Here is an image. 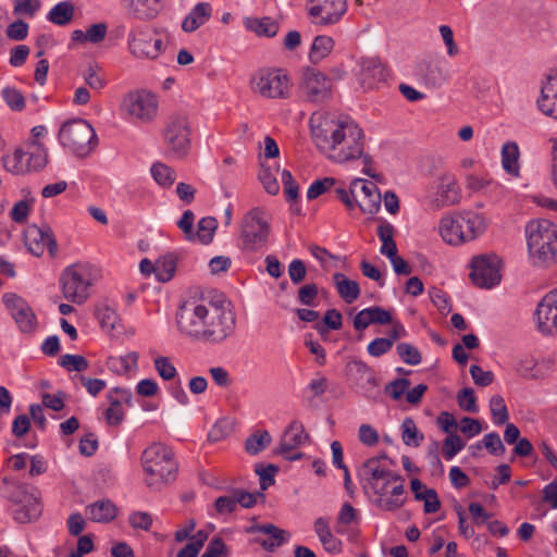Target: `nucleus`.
<instances>
[{"label": "nucleus", "instance_id": "nucleus-1", "mask_svg": "<svg viewBox=\"0 0 557 557\" xmlns=\"http://www.w3.org/2000/svg\"><path fill=\"white\" fill-rule=\"evenodd\" d=\"M309 124L315 148L331 163L349 164L363 156L366 135L352 119L315 111Z\"/></svg>", "mask_w": 557, "mask_h": 557}, {"label": "nucleus", "instance_id": "nucleus-2", "mask_svg": "<svg viewBox=\"0 0 557 557\" xmlns=\"http://www.w3.org/2000/svg\"><path fill=\"white\" fill-rule=\"evenodd\" d=\"M359 476L363 488H369L376 496L375 505L391 511L400 508L406 500L404 479L388 467L385 455L366 460Z\"/></svg>", "mask_w": 557, "mask_h": 557}, {"label": "nucleus", "instance_id": "nucleus-3", "mask_svg": "<svg viewBox=\"0 0 557 557\" xmlns=\"http://www.w3.org/2000/svg\"><path fill=\"white\" fill-rule=\"evenodd\" d=\"M141 466L145 482L150 488H160L173 482L178 470L172 448L162 443H153L143 451Z\"/></svg>", "mask_w": 557, "mask_h": 557}, {"label": "nucleus", "instance_id": "nucleus-4", "mask_svg": "<svg viewBox=\"0 0 557 557\" xmlns=\"http://www.w3.org/2000/svg\"><path fill=\"white\" fill-rule=\"evenodd\" d=\"M486 227L487 221L482 214L462 211L443 216L438 224V232L446 244L459 246L482 235Z\"/></svg>", "mask_w": 557, "mask_h": 557}, {"label": "nucleus", "instance_id": "nucleus-5", "mask_svg": "<svg viewBox=\"0 0 557 557\" xmlns=\"http://www.w3.org/2000/svg\"><path fill=\"white\" fill-rule=\"evenodd\" d=\"M100 278L101 270L92 263L76 262L66 267L60 278L64 298L76 305L84 304Z\"/></svg>", "mask_w": 557, "mask_h": 557}, {"label": "nucleus", "instance_id": "nucleus-6", "mask_svg": "<svg viewBox=\"0 0 557 557\" xmlns=\"http://www.w3.org/2000/svg\"><path fill=\"white\" fill-rule=\"evenodd\" d=\"M525 236L533 262L549 264L557 247V225L546 219L532 220L525 226Z\"/></svg>", "mask_w": 557, "mask_h": 557}, {"label": "nucleus", "instance_id": "nucleus-7", "mask_svg": "<svg viewBox=\"0 0 557 557\" xmlns=\"http://www.w3.org/2000/svg\"><path fill=\"white\" fill-rule=\"evenodd\" d=\"M219 302L187 301L176 313V323L180 332L193 339L199 341L209 327L210 318Z\"/></svg>", "mask_w": 557, "mask_h": 557}, {"label": "nucleus", "instance_id": "nucleus-8", "mask_svg": "<svg viewBox=\"0 0 557 557\" xmlns=\"http://www.w3.org/2000/svg\"><path fill=\"white\" fill-rule=\"evenodd\" d=\"M59 141L79 158L89 156L98 144L94 127L83 119L63 123L59 131Z\"/></svg>", "mask_w": 557, "mask_h": 557}, {"label": "nucleus", "instance_id": "nucleus-9", "mask_svg": "<svg viewBox=\"0 0 557 557\" xmlns=\"http://www.w3.org/2000/svg\"><path fill=\"white\" fill-rule=\"evenodd\" d=\"M168 32L159 28L149 30L147 27L137 26L127 35L129 52L137 59L157 60L166 49L161 34Z\"/></svg>", "mask_w": 557, "mask_h": 557}, {"label": "nucleus", "instance_id": "nucleus-10", "mask_svg": "<svg viewBox=\"0 0 557 557\" xmlns=\"http://www.w3.org/2000/svg\"><path fill=\"white\" fill-rule=\"evenodd\" d=\"M190 124L186 115H171L163 131V140L169 152L177 158L186 156L190 148Z\"/></svg>", "mask_w": 557, "mask_h": 557}, {"label": "nucleus", "instance_id": "nucleus-11", "mask_svg": "<svg viewBox=\"0 0 557 557\" xmlns=\"http://www.w3.org/2000/svg\"><path fill=\"white\" fill-rule=\"evenodd\" d=\"M210 323L199 341L209 344H221L235 333L236 315L230 309V305L219 302L216 309L209 317Z\"/></svg>", "mask_w": 557, "mask_h": 557}, {"label": "nucleus", "instance_id": "nucleus-12", "mask_svg": "<svg viewBox=\"0 0 557 557\" xmlns=\"http://www.w3.org/2000/svg\"><path fill=\"white\" fill-rule=\"evenodd\" d=\"M240 228V237L247 249L255 250L262 247L270 232L265 212L260 208H253L244 215Z\"/></svg>", "mask_w": 557, "mask_h": 557}, {"label": "nucleus", "instance_id": "nucleus-13", "mask_svg": "<svg viewBox=\"0 0 557 557\" xmlns=\"http://www.w3.org/2000/svg\"><path fill=\"white\" fill-rule=\"evenodd\" d=\"M308 15L320 26L338 24L348 10L347 0H308Z\"/></svg>", "mask_w": 557, "mask_h": 557}, {"label": "nucleus", "instance_id": "nucleus-14", "mask_svg": "<svg viewBox=\"0 0 557 557\" xmlns=\"http://www.w3.org/2000/svg\"><path fill=\"white\" fill-rule=\"evenodd\" d=\"M2 301L22 333L33 334L37 330L36 314L24 298L14 293H5Z\"/></svg>", "mask_w": 557, "mask_h": 557}, {"label": "nucleus", "instance_id": "nucleus-15", "mask_svg": "<svg viewBox=\"0 0 557 557\" xmlns=\"http://www.w3.org/2000/svg\"><path fill=\"white\" fill-rule=\"evenodd\" d=\"M126 113L143 123L152 121L158 111V101L154 95L145 90L133 91L123 100Z\"/></svg>", "mask_w": 557, "mask_h": 557}, {"label": "nucleus", "instance_id": "nucleus-16", "mask_svg": "<svg viewBox=\"0 0 557 557\" xmlns=\"http://www.w3.org/2000/svg\"><path fill=\"white\" fill-rule=\"evenodd\" d=\"M470 277L481 288H491L500 281L499 259L497 256H479L472 260Z\"/></svg>", "mask_w": 557, "mask_h": 557}, {"label": "nucleus", "instance_id": "nucleus-17", "mask_svg": "<svg viewBox=\"0 0 557 557\" xmlns=\"http://www.w3.org/2000/svg\"><path fill=\"white\" fill-rule=\"evenodd\" d=\"M534 318L540 333L543 335L557 334V287L541 298L537 302Z\"/></svg>", "mask_w": 557, "mask_h": 557}, {"label": "nucleus", "instance_id": "nucleus-18", "mask_svg": "<svg viewBox=\"0 0 557 557\" xmlns=\"http://www.w3.org/2000/svg\"><path fill=\"white\" fill-rule=\"evenodd\" d=\"M435 196L431 205L435 209L455 206L460 202L461 189L458 181L451 172H442L434 182Z\"/></svg>", "mask_w": 557, "mask_h": 557}, {"label": "nucleus", "instance_id": "nucleus-19", "mask_svg": "<svg viewBox=\"0 0 557 557\" xmlns=\"http://www.w3.org/2000/svg\"><path fill=\"white\" fill-rule=\"evenodd\" d=\"M350 193L363 213L374 214L380 210L382 197L374 183L356 178L350 184Z\"/></svg>", "mask_w": 557, "mask_h": 557}, {"label": "nucleus", "instance_id": "nucleus-20", "mask_svg": "<svg viewBox=\"0 0 557 557\" xmlns=\"http://www.w3.org/2000/svg\"><path fill=\"white\" fill-rule=\"evenodd\" d=\"M25 244L32 255L40 257L45 250L54 257L58 251V244L50 226L30 225L25 233Z\"/></svg>", "mask_w": 557, "mask_h": 557}, {"label": "nucleus", "instance_id": "nucleus-21", "mask_svg": "<svg viewBox=\"0 0 557 557\" xmlns=\"http://www.w3.org/2000/svg\"><path fill=\"white\" fill-rule=\"evenodd\" d=\"M246 534H251L250 544H257L267 552H274L278 546V527L272 523L260 524L256 518L244 528Z\"/></svg>", "mask_w": 557, "mask_h": 557}, {"label": "nucleus", "instance_id": "nucleus-22", "mask_svg": "<svg viewBox=\"0 0 557 557\" xmlns=\"http://www.w3.org/2000/svg\"><path fill=\"white\" fill-rule=\"evenodd\" d=\"M308 438L309 436L305 432L304 425L297 421L292 422L282 436L281 456L288 461L302 458L301 453H292V450L306 443Z\"/></svg>", "mask_w": 557, "mask_h": 557}, {"label": "nucleus", "instance_id": "nucleus-23", "mask_svg": "<svg viewBox=\"0 0 557 557\" xmlns=\"http://www.w3.org/2000/svg\"><path fill=\"white\" fill-rule=\"evenodd\" d=\"M126 15L138 21L156 18L161 10V0H122Z\"/></svg>", "mask_w": 557, "mask_h": 557}, {"label": "nucleus", "instance_id": "nucleus-24", "mask_svg": "<svg viewBox=\"0 0 557 557\" xmlns=\"http://www.w3.org/2000/svg\"><path fill=\"white\" fill-rule=\"evenodd\" d=\"M386 77V69L377 59L369 58L362 60L360 81L366 88H375L380 83L385 82Z\"/></svg>", "mask_w": 557, "mask_h": 557}, {"label": "nucleus", "instance_id": "nucleus-25", "mask_svg": "<svg viewBox=\"0 0 557 557\" xmlns=\"http://www.w3.org/2000/svg\"><path fill=\"white\" fill-rule=\"evenodd\" d=\"M305 86L308 96L314 100H323L330 92V82L327 77L315 69H308L305 73Z\"/></svg>", "mask_w": 557, "mask_h": 557}, {"label": "nucleus", "instance_id": "nucleus-26", "mask_svg": "<svg viewBox=\"0 0 557 557\" xmlns=\"http://www.w3.org/2000/svg\"><path fill=\"white\" fill-rule=\"evenodd\" d=\"M212 15V7L209 2H198L182 22L185 33H194L205 25Z\"/></svg>", "mask_w": 557, "mask_h": 557}, {"label": "nucleus", "instance_id": "nucleus-27", "mask_svg": "<svg viewBox=\"0 0 557 557\" xmlns=\"http://www.w3.org/2000/svg\"><path fill=\"white\" fill-rule=\"evenodd\" d=\"M313 529L327 553L338 554L342 552V542L332 533L327 519L317 518L313 522Z\"/></svg>", "mask_w": 557, "mask_h": 557}, {"label": "nucleus", "instance_id": "nucleus-28", "mask_svg": "<svg viewBox=\"0 0 557 557\" xmlns=\"http://www.w3.org/2000/svg\"><path fill=\"white\" fill-rule=\"evenodd\" d=\"M24 497L25 499L13 511L14 520L18 523H28L37 520L42 512L41 503L36 496L30 494Z\"/></svg>", "mask_w": 557, "mask_h": 557}, {"label": "nucleus", "instance_id": "nucleus-29", "mask_svg": "<svg viewBox=\"0 0 557 557\" xmlns=\"http://www.w3.org/2000/svg\"><path fill=\"white\" fill-rule=\"evenodd\" d=\"M256 90L263 97L276 98L278 94V69H262L256 77Z\"/></svg>", "mask_w": 557, "mask_h": 557}, {"label": "nucleus", "instance_id": "nucleus-30", "mask_svg": "<svg viewBox=\"0 0 557 557\" xmlns=\"http://www.w3.org/2000/svg\"><path fill=\"white\" fill-rule=\"evenodd\" d=\"M539 109L546 115L557 119V77L550 78L543 87L537 100Z\"/></svg>", "mask_w": 557, "mask_h": 557}, {"label": "nucleus", "instance_id": "nucleus-31", "mask_svg": "<svg viewBox=\"0 0 557 557\" xmlns=\"http://www.w3.org/2000/svg\"><path fill=\"white\" fill-rule=\"evenodd\" d=\"M281 180L284 185V197L289 203V211L294 215H301V207L299 203V185L289 171L281 172Z\"/></svg>", "mask_w": 557, "mask_h": 557}, {"label": "nucleus", "instance_id": "nucleus-32", "mask_svg": "<svg viewBox=\"0 0 557 557\" xmlns=\"http://www.w3.org/2000/svg\"><path fill=\"white\" fill-rule=\"evenodd\" d=\"M88 518L95 522H110L116 517V507L109 499L97 500L86 507Z\"/></svg>", "mask_w": 557, "mask_h": 557}, {"label": "nucleus", "instance_id": "nucleus-33", "mask_svg": "<svg viewBox=\"0 0 557 557\" xmlns=\"http://www.w3.org/2000/svg\"><path fill=\"white\" fill-rule=\"evenodd\" d=\"M333 281L337 293L347 304H352L360 296V287L356 281L349 280L343 273H335Z\"/></svg>", "mask_w": 557, "mask_h": 557}, {"label": "nucleus", "instance_id": "nucleus-34", "mask_svg": "<svg viewBox=\"0 0 557 557\" xmlns=\"http://www.w3.org/2000/svg\"><path fill=\"white\" fill-rule=\"evenodd\" d=\"M244 26L259 37H274L278 32V25L270 17H245Z\"/></svg>", "mask_w": 557, "mask_h": 557}, {"label": "nucleus", "instance_id": "nucleus-35", "mask_svg": "<svg viewBox=\"0 0 557 557\" xmlns=\"http://www.w3.org/2000/svg\"><path fill=\"white\" fill-rule=\"evenodd\" d=\"M519 147L513 141L504 144L502 148V164L504 170L512 176H519Z\"/></svg>", "mask_w": 557, "mask_h": 557}, {"label": "nucleus", "instance_id": "nucleus-36", "mask_svg": "<svg viewBox=\"0 0 557 557\" xmlns=\"http://www.w3.org/2000/svg\"><path fill=\"white\" fill-rule=\"evenodd\" d=\"M345 369L346 374L355 382H367L369 384H375L374 372L366 362L361 360H352L346 363Z\"/></svg>", "mask_w": 557, "mask_h": 557}, {"label": "nucleus", "instance_id": "nucleus-37", "mask_svg": "<svg viewBox=\"0 0 557 557\" xmlns=\"http://www.w3.org/2000/svg\"><path fill=\"white\" fill-rule=\"evenodd\" d=\"M25 153H27L26 161L28 172H37L46 166L48 162V152L42 145L33 143L28 146V149L25 150Z\"/></svg>", "mask_w": 557, "mask_h": 557}, {"label": "nucleus", "instance_id": "nucleus-38", "mask_svg": "<svg viewBox=\"0 0 557 557\" xmlns=\"http://www.w3.org/2000/svg\"><path fill=\"white\" fill-rule=\"evenodd\" d=\"M74 16V5L70 1L57 3L48 13L47 20L55 25L64 26Z\"/></svg>", "mask_w": 557, "mask_h": 557}, {"label": "nucleus", "instance_id": "nucleus-39", "mask_svg": "<svg viewBox=\"0 0 557 557\" xmlns=\"http://www.w3.org/2000/svg\"><path fill=\"white\" fill-rule=\"evenodd\" d=\"M0 494L14 505H20L25 499L24 496L30 495L20 483L11 481L8 478H3L1 481Z\"/></svg>", "mask_w": 557, "mask_h": 557}, {"label": "nucleus", "instance_id": "nucleus-40", "mask_svg": "<svg viewBox=\"0 0 557 557\" xmlns=\"http://www.w3.org/2000/svg\"><path fill=\"white\" fill-rule=\"evenodd\" d=\"M26 156L24 149L17 148L12 154L2 158L3 166L7 171L16 175L28 173Z\"/></svg>", "mask_w": 557, "mask_h": 557}, {"label": "nucleus", "instance_id": "nucleus-41", "mask_svg": "<svg viewBox=\"0 0 557 557\" xmlns=\"http://www.w3.org/2000/svg\"><path fill=\"white\" fill-rule=\"evenodd\" d=\"M218 227V221L213 216L201 218L197 225V232H194V242L208 245L212 242Z\"/></svg>", "mask_w": 557, "mask_h": 557}, {"label": "nucleus", "instance_id": "nucleus-42", "mask_svg": "<svg viewBox=\"0 0 557 557\" xmlns=\"http://www.w3.org/2000/svg\"><path fill=\"white\" fill-rule=\"evenodd\" d=\"M177 259L174 255L169 253L160 257L156 261V277L159 282L166 283L174 276Z\"/></svg>", "mask_w": 557, "mask_h": 557}, {"label": "nucleus", "instance_id": "nucleus-43", "mask_svg": "<svg viewBox=\"0 0 557 557\" xmlns=\"http://www.w3.org/2000/svg\"><path fill=\"white\" fill-rule=\"evenodd\" d=\"M271 443V435L268 431L258 430L249 435L245 442V449L249 455H257L265 449Z\"/></svg>", "mask_w": 557, "mask_h": 557}, {"label": "nucleus", "instance_id": "nucleus-44", "mask_svg": "<svg viewBox=\"0 0 557 557\" xmlns=\"http://www.w3.org/2000/svg\"><path fill=\"white\" fill-rule=\"evenodd\" d=\"M334 47V40L329 36H317L310 50V60L313 63L320 62L329 55Z\"/></svg>", "mask_w": 557, "mask_h": 557}, {"label": "nucleus", "instance_id": "nucleus-45", "mask_svg": "<svg viewBox=\"0 0 557 557\" xmlns=\"http://www.w3.org/2000/svg\"><path fill=\"white\" fill-rule=\"evenodd\" d=\"M96 317L99 320L101 326L110 331L115 329L120 320L115 308L111 307L107 302H102L97 307Z\"/></svg>", "mask_w": 557, "mask_h": 557}, {"label": "nucleus", "instance_id": "nucleus-46", "mask_svg": "<svg viewBox=\"0 0 557 557\" xmlns=\"http://www.w3.org/2000/svg\"><path fill=\"white\" fill-rule=\"evenodd\" d=\"M139 355L136 351L127 352L121 357H111L108 361L110 369H114L116 372L126 373L132 369L137 368Z\"/></svg>", "mask_w": 557, "mask_h": 557}, {"label": "nucleus", "instance_id": "nucleus-47", "mask_svg": "<svg viewBox=\"0 0 557 557\" xmlns=\"http://www.w3.org/2000/svg\"><path fill=\"white\" fill-rule=\"evenodd\" d=\"M151 175L153 180L163 187H170L176 178L175 171L161 162L152 164Z\"/></svg>", "mask_w": 557, "mask_h": 557}, {"label": "nucleus", "instance_id": "nucleus-48", "mask_svg": "<svg viewBox=\"0 0 557 557\" xmlns=\"http://www.w3.org/2000/svg\"><path fill=\"white\" fill-rule=\"evenodd\" d=\"M403 430V442L407 446L418 447L420 443L423 441V434L419 433V430L411 418H406L401 424Z\"/></svg>", "mask_w": 557, "mask_h": 557}, {"label": "nucleus", "instance_id": "nucleus-49", "mask_svg": "<svg viewBox=\"0 0 557 557\" xmlns=\"http://www.w3.org/2000/svg\"><path fill=\"white\" fill-rule=\"evenodd\" d=\"M86 84L94 90H101L107 85V79L100 66L96 63L89 64L84 72Z\"/></svg>", "mask_w": 557, "mask_h": 557}, {"label": "nucleus", "instance_id": "nucleus-50", "mask_svg": "<svg viewBox=\"0 0 557 557\" xmlns=\"http://www.w3.org/2000/svg\"><path fill=\"white\" fill-rule=\"evenodd\" d=\"M258 180L269 195L276 196L278 194V183L276 181V176L271 168L265 165L263 162L260 164Z\"/></svg>", "mask_w": 557, "mask_h": 557}, {"label": "nucleus", "instance_id": "nucleus-51", "mask_svg": "<svg viewBox=\"0 0 557 557\" xmlns=\"http://www.w3.org/2000/svg\"><path fill=\"white\" fill-rule=\"evenodd\" d=\"M343 324V318L338 310L330 309L325 312L322 323L315 324V330L324 335L329 330H339Z\"/></svg>", "mask_w": 557, "mask_h": 557}, {"label": "nucleus", "instance_id": "nucleus-52", "mask_svg": "<svg viewBox=\"0 0 557 557\" xmlns=\"http://www.w3.org/2000/svg\"><path fill=\"white\" fill-rule=\"evenodd\" d=\"M153 366L159 376L164 381H172L177 377V370L171 359L165 356H159L153 360Z\"/></svg>", "mask_w": 557, "mask_h": 557}, {"label": "nucleus", "instance_id": "nucleus-53", "mask_svg": "<svg viewBox=\"0 0 557 557\" xmlns=\"http://www.w3.org/2000/svg\"><path fill=\"white\" fill-rule=\"evenodd\" d=\"M490 409L495 424H504L508 421V410L505 400L500 395H494L491 398Z\"/></svg>", "mask_w": 557, "mask_h": 557}, {"label": "nucleus", "instance_id": "nucleus-54", "mask_svg": "<svg viewBox=\"0 0 557 557\" xmlns=\"http://www.w3.org/2000/svg\"><path fill=\"white\" fill-rule=\"evenodd\" d=\"M58 363L67 371L82 372L88 368V361L81 355H63L60 357Z\"/></svg>", "mask_w": 557, "mask_h": 557}, {"label": "nucleus", "instance_id": "nucleus-55", "mask_svg": "<svg viewBox=\"0 0 557 557\" xmlns=\"http://www.w3.org/2000/svg\"><path fill=\"white\" fill-rule=\"evenodd\" d=\"M336 185V180L334 177H323L321 180H317L312 182L307 191V198L309 200L317 199L321 195L331 190Z\"/></svg>", "mask_w": 557, "mask_h": 557}, {"label": "nucleus", "instance_id": "nucleus-56", "mask_svg": "<svg viewBox=\"0 0 557 557\" xmlns=\"http://www.w3.org/2000/svg\"><path fill=\"white\" fill-rule=\"evenodd\" d=\"M108 399L110 400V407L106 412V420L110 425H119L124 420V411L120 399H115L109 392Z\"/></svg>", "mask_w": 557, "mask_h": 557}, {"label": "nucleus", "instance_id": "nucleus-57", "mask_svg": "<svg viewBox=\"0 0 557 557\" xmlns=\"http://www.w3.org/2000/svg\"><path fill=\"white\" fill-rule=\"evenodd\" d=\"M5 103L13 111H22L25 108V98L20 90L14 87H4L1 91Z\"/></svg>", "mask_w": 557, "mask_h": 557}, {"label": "nucleus", "instance_id": "nucleus-58", "mask_svg": "<svg viewBox=\"0 0 557 557\" xmlns=\"http://www.w3.org/2000/svg\"><path fill=\"white\" fill-rule=\"evenodd\" d=\"M396 350L400 359L407 364L417 366L422 360L420 351L411 344L400 343L397 345Z\"/></svg>", "mask_w": 557, "mask_h": 557}, {"label": "nucleus", "instance_id": "nucleus-59", "mask_svg": "<svg viewBox=\"0 0 557 557\" xmlns=\"http://www.w3.org/2000/svg\"><path fill=\"white\" fill-rule=\"evenodd\" d=\"M278 470V467L275 465L264 466L262 463L256 465V473L260 479V487L262 491H265L269 486L275 483L274 474Z\"/></svg>", "mask_w": 557, "mask_h": 557}, {"label": "nucleus", "instance_id": "nucleus-60", "mask_svg": "<svg viewBox=\"0 0 557 557\" xmlns=\"http://www.w3.org/2000/svg\"><path fill=\"white\" fill-rule=\"evenodd\" d=\"M465 447V443L457 434H450L448 435L444 443L442 453L445 459L450 460L453 459L460 450H462Z\"/></svg>", "mask_w": 557, "mask_h": 557}, {"label": "nucleus", "instance_id": "nucleus-61", "mask_svg": "<svg viewBox=\"0 0 557 557\" xmlns=\"http://www.w3.org/2000/svg\"><path fill=\"white\" fill-rule=\"evenodd\" d=\"M457 400H458L459 407L462 410H465L467 412H471V413H475L478 411L475 396H474V392L472 388H470V387L462 388L457 395Z\"/></svg>", "mask_w": 557, "mask_h": 557}, {"label": "nucleus", "instance_id": "nucleus-62", "mask_svg": "<svg viewBox=\"0 0 557 557\" xmlns=\"http://www.w3.org/2000/svg\"><path fill=\"white\" fill-rule=\"evenodd\" d=\"M287 272L293 284L298 285L305 281L307 275V268L302 260L294 259L288 264Z\"/></svg>", "mask_w": 557, "mask_h": 557}, {"label": "nucleus", "instance_id": "nucleus-63", "mask_svg": "<svg viewBox=\"0 0 557 557\" xmlns=\"http://www.w3.org/2000/svg\"><path fill=\"white\" fill-rule=\"evenodd\" d=\"M482 443L483 446L494 456H502L506 450L499 435L495 432L485 434Z\"/></svg>", "mask_w": 557, "mask_h": 557}, {"label": "nucleus", "instance_id": "nucleus-64", "mask_svg": "<svg viewBox=\"0 0 557 557\" xmlns=\"http://www.w3.org/2000/svg\"><path fill=\"white\" fill-rule=\"evenodd\" d=\"M227 555V548L221 537H213L201 557H225Z\"/></svg>", "mask_w": 557, "mask_h": 557}]
</instances>
